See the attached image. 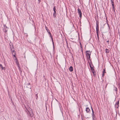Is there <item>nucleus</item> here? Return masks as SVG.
Returning <instances> with one entry per match:
<instances>
[{
    "instance_id": "1",
    "label": "nucleus",
    "mask_w": 120,
    "mask_h": 120,
    "mask_svg": "<svg viewBox=\"0 0 120 120\" xmlns=\"http://www.w3.org/2000/svg\"><path fill=\"white\" fill-rule=\"evenodd\" d=\"M10 48L12 55L14 57H15V52L14 50V49L13 47V45L12 46V47L11 46L10 47Z\"/></svg>"
},
{
    "instance_id": "2",
    "label": "nucleus",
    "mask_w": 120,
    "mask_h": 120,
    "mask_svg": "<svg viewBox=\"0 0 120 120\" xmlns=\"http://www.w3.org/2000/svg\"><path fill=\"white\" fill-rule=\"evenodd\" d=\"M26 109L30 113V116H33V114L32 111L31 109L29 107L27 109L26 108Z\"/></svg>"
},
{
    "instance_id": "3",
    "label": "nucleus",
    "mask_w": 120,
    "mask_h": 120,
    "mask_svg": "<svg viewBox=\"0 0 120 120\" xmlns=\"http://www.w3.org/2000/svg\"><path fill=\"white\" fill-rule=\"evenodd\" d=\"M86 56L87 59H90V55L91 54V52L90 51H86Z\"/></svg>"
},
{
    "instance_id": "4",
    "label": "nucleus",
    "mask_w": 120,
    "mask_h": 120,
    "mask_svg": "<svg viewBox=\"0 0 120 120\" xmlns=\"http://www.w3.org/2000/svg\"><path fill=\"white\" fill-rule=\"evenodd\" d=\"M96 30L97 35L98 38L99 25L98 23H96Z\"/></svg>"
},
{
    "instance_id": "5",
    "label": "nucleus",
    "mask_w": 120,
    "mask_h": 120,
    "mask_svg": "<svg viewBox=\"0 0 120 120\" xmlns=\"http://www.w3.org/2000/svg\"><path fill=\"white\" fill-rule=\"evenodd\" d=\"M78 13L79 14V16L80 17V18H81L82 15V13L81 12V11L80 9L79 8H78Z\"/></svg>"
},
{
    "instance_id": "6",
    "label": "nucleus",
    "mask_w": 120,
    "mask_h": 120,
    "mask_svg": "<svg viewBox=\"0 0 120 120\" xmlns=\"http://www.w3.org/2000/svg\"><path fill=\"white\" fill-rule=\"evenodd\" d=\"M90 67L91 69V71H92V72L94 74V73L95 71H94V69L93 68V67H91V65L90 64Z\"/></svg>"
},
{
    "instance_id": "7",
    "label": "nucleus",
    "mask_w": 120,
    "mask_h": 120,
    "mask_svg": "<svg viewBox=\"0 0 120 120\" xmlns=\"http://www.w3.org/2000/svg\"><path fill=\"white\" fill-rule=\"evenodd\" d=\"M119 101H117V103H116L115 105V106L117 108H118L119 106Z\"/></svg>"
},
{
    "instance_id": "8",
    "label": "nucleus",
    "mask_w": 120,
    "mask_h": 120,
    "mask_svg": "<svg viewBox=\"0 0 120 120\" xmlns=\"http://www.w3.org/2000/svg\"><path fill=\"white\" fill-rule=\"evenodd\" d=\"M87 112H89L90 111V110L88 108H86V110Z\"/></svg>"
},
{
    "instance_id": "9",
    "label": "nucleus",
    "mask_w": 120,
    "mask_h": 120,
    "mask_svg": "<svg viewBox=\"0 0 120 120\" xmlns=\"http://www.w3.org/2000/svg\"><path fill=\"white\" fill-rule=\"evenodd\" d=\"M69 70L70 71H73V69L72 67L71 66H70L69 69Z\"/></svg>"
},
{
    "instance_id": "10",
    "label": "nucleus",
    "mask_w": 120,
    "mask_h": 120,
    "mask_svg": "<svg viewBox=\"0 0 120 120\" xmlns=\"http://www.w3.org/2000/svg\"><path fill=\"white\" fill-rule=\"evenodd\" d=\"M26 87H27L28 88H30V89L31 88V86H30V83H29L27 84Z\"/></svg>"
},
{
    "instance_id": "11",
    "label": "nucleus",
    "mask_w": 120,
    "mask_h": 120,
    "mask_svg": "<svg viewBox=\"0 0 120 120\" xmlns=\"http://www.w3.org/2000/svg\"><path fill=\"white\" fill-rule=\"evenodd\" d=\"M0 67H1L2 70H4L5 69V67H3L2 65L0 64Z\"/></svg>"
},
{
    "instance_id": "12",
    "label": "nucleus",
    "mask_w": 120,
    "mask_h": 120,
    "mask_svg": "<svg viewBox=\"0 0 120 120\" xmlns=\"http://www.w3.org/2000/svg\"><path fill=\"white\" fill-rule=\"evenodd\" d=\"M105 50L106 51L105 52L108 53L109 52V50L107 49H106Z\"/></svg>"
},
{
    "instance_id": "13",
    "label": "nucleus",
    "mask_w": 120,
    "mask_h": 120,
    "mask_svg": "<svg viewBox=\"0 0 120 120\" xmlns=\"http://www.w3.org/2000/svg\"><path fill=\"white\" fill-rule=\"evenodd\" d=\"M112 8L115 11V7L114 6V4H112Z\"/></svg>"
},
{
    "instance_id": "14",
    "label": "nucleus",
    "mask_w": 120,
    "mask_h": 120,
    "mask_svg": "<svg viewBox=\"0 0 120 120\" xmlns=\"http://www.w3.org/2000/svg\"><path fill=\"white\" fill-rule=\"evenodd\" d=\"M91 109H92V117H93H93H94V111H93V109H92V107H91Z\"/></svg>"
},
{
    "instance_id": "15",
    "label": "nucleus",
    "mask_w": 120,
    "mask_h": 120,
    "mask_svg": "<svg viewBox=\"0 0 120 120\" xmlns=\"http://www.w3.org/2000/svg\"><path fill=\"white\" fill-rule=\"evenodd\" d=\"M105 73L106 72H105V69H104L103 71V73Z\"/></svg>"
},
{
    "instance_id": "16",
    "label": "nucleus",
    "mask_w": 120,
    "mask_h": 120,
    "mask_svg": "<svg viewBox=\"0 0 120 120\" xmlns=\"http://www.w3.org/2000/svg\"><path fill=\"white\" fill-rule=\"evenodd\" d=\"M35 96L36 97V99H38V96L37 95V94H36L35 95Z\"/></svg>"
},
{
    "instance_id": "17",
    "label": "nucleus",
    "mask_w": 120,
    "mask_h": 120,
    "mask_svg": "<svg viewBox=\"0 0 120 120\" xmlns=\"http://www.w3.org/2000/svg\"><path fill=\"white\" fill-rule=\"evenodd\" d=\"M4 28H7V26L5 25H4Z\"/></svg>"
},
{
    "instance_id": "18",
    "label": "nucleus",
    "mask_w": 120,
    "mask_h": 120,
    "mask_svg": "<svg viewBox=\"0 0 120 120\" xmlns=\"http://www.w3.org/2000/svg\"><path fill=\"white\" fill-rule=\"evenodd\" d=\"M18 68L19 69V71H21V68H20V66H18Z\"/></svg>"
},
{
    "instance_id": "19",
    "label": "nucleus",
    "mask_w": 120,
    "mask_h": 120,
    "mask_svg": "<svg viewBox=\"0 0 120 120\" xmlns=\"http://www.w3.org/2000/svg\"><path fill=\"white\" fill-rule=\"evenodd\" d=\"M16 64L18 66H19V62H17Z\"/></svg>"
},
{
    "instance_id": "20",
    "label": "nucleus",
    "mask_w": 120,
    "mask_h": 120,
    "mask_svg": "<svg viewBox=\"0 0 120 120\" xmlns=\"http://www.w3.org/2000/svg\"><path fill=\"white\" fill-rule=\"evenodd\" d=\"M56 12L55 11H54V13L53 14V15H56Z\"/></svg>"
},
{
    "instance_id": "21",
    "label": "nucleus",
    "mask_w": 120,
    "mask_h": 120,
    "mask_svg": "<svg viewBox=\"0 0 120 120\" xmlns=\"http://www.w3.org/2000/svg\"><path fill=\"white\" fill-rule=\"evenodd\" d=\"M56 10V8H55V6L54 7V8H53V11H55V10Z\"/></svg>"
},
{
    "instance_id": "22",
    "label": "nucleus",
    "mask_w": 120,
    "mask_h": 120,
    "mask_svg": "<svg viewBox=\"0 0 120 120\" xmlns=\"http://www.w3.org/2000/svg\"><path fill=\"white\" fill-rule=\"evenodd\" d=\"M80 47L81 48H82V44L81 43H80Z\"/></svg>"
},
{
    "instance_id": "23",
    "label": "nucleus",
    "mask_w": 120,
    "mask_h": 120,
    "mask_svg": "<svg viewBox=\"0 0 120 120\" xmlns=\"http://www.w3.org/2000/svg\"><path fill=\"white\" fill-rule=\"evenodd\" d=\"M114 90H115L116 91H117V88H115V89H114Z\"/></svg>"
},
{
    "instance_id": "24",
    "label": "nucleus",
    "mask_w": 120,
    "mask_h": 120,
    "mask_svg": "<svg viewBox=\"0 0 120 120\" xmlns=\"http://www.w3.org/2000/svg\"><path fill=\"white\" fill-rule=\"evenodd\" d=\"M111 3H112V4H114V2H113L112 0H111Z\"/></svg>"
},
{
    "instance_id": "25",
    "label": "nucleus",
    "mask_w": 120,
    "mask_h": 120,
    "mask_svg": "<svg viewBox=\"0 0 120 120\" xmlns=\"http://www.w3.org/2000/svg\"><path fill=\"white\" fill-rule=\"evenodd\" d=\"M81 50L82 52V54H83V51L82 48H81Z\"/></svg>"
},
{
    "instance_id": "26",
    "label": "nucleus",
    "mask_w": 120,
    "mask_h": 120,
    "mask_svg": "<svg viewBox=\"0 0 120 120\" xmlns=\"http://www.w3.org/2000/svg\"><path fill=\"white\" fill-rule=\"evenodd\" d=\"M38 2L39 4L40 3V0H38Z\"/></svg>"
},
{
    "instance_id": "27",
    "label": "nucleus",
    "mask_w": 120,
    "mask_h": 120,
    "mask_svg": "<svg viewBox=\"0 0 120 120\" xmlns=\"http://www.w3.org/2000/svg\"><path fill=\"white\" fill-rule=\"evenodd\" d=\"M107 42L108 43V44H109V40H108L107 41Z\"/></svg>"
},
{
    "instance_id": "28",
    "label": "nucleus",
    "mask_w": 120,
    "mask_h": 120,
    "mask_svg": "<svg viewBox=\"0 0 120 120\" xmlns=\"http://www.w3.org/2000/svg\"><path fill=\"white\" fill-rule=\"evenodd\" d=\"M104 73H103V74H102V76L103 77L104 76Z\"/></svg>"
},
{
    "instance_id": "29",
    "label": "nucleus",
    "mask_w": 120,
    "mask_h": 120,
    "mask_svg": "<svg viewBox=\"0 0 120 120\" xmlns=\"http://www.w3.org/2000/svg\"><path fill=\"white\" fill-rule=\"evenodd\" d=\"M4 31L5 32H7V30H5V31Z\"/></svg>"
},
{
    "instance_id": "30",
    "label": "nucleus",
    "mask_w": 120,
    "mask_h": 120,
    "mask_svg": "<svg viewBox=\"0 0 120 120\" xmlns=\"http://www.w3.org/2000/svg\"><path fill=\"white\" fill-rule=\"evenodd\" d=\"M107 84L106 85V86H105V87H107Z\"/></svg>"
},
{
    "instance_id": "31",
    "label": "nucleus",
    "mask_w": 120,
    "mask_h": 120,
    "mask_svg": "<svg viewBox=\"0 0 120 120\" xmlns=\"http://www.w3.org/2000/svg\"><path fill=\"white\" fill-rule=\"evenodd\" d=\"M49 34L51 35V33H50V32H49Z\"/></svg>"
},
{
    "instance_id": "32",
    "label": "nucleus",
    "mask_w": 120,
    "mask_h": 120,
    "mask_svg": "<svg viewBox=\"0 0 120 120\" xmlns=\"http://www.w3.org/2000/svg\"><path fill=\"white\" fill-rule=\"evenodd\" d=\"M91 67H93V66H92V65H91Z\"/></svg>"
},
{
    "instance_id": "33",
    "label": "nucleus",
    "mask_w": 120,
    "mask_h": 120,
    "mask_svg": "<svg viewBox=\"0 0 120 120\" xmlns=\"http://www.w3.org/2000/svg\"><path fill=\"white\" fill-rule=\"evenodd\" d=\"M46 29H47V28H46Z\"/></svg>"
},
{
    "instance_id": "34",
    "label": "nucleus",
    "mask_w": 120,
    "mask_h": 120,
    "mask_svg": "<svg viewBox=\"0 0 120 120\" xmlns=\"http://www.w3.org/2000/svg\"><path fill=\"white\" fill-rule=\"evenodd\" d=\"M46 29H47V28H46Z\"/></svg>"
}]
</instances>
